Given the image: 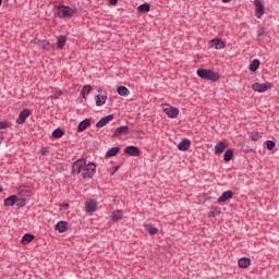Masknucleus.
Returning a JSON list of instances; mask_svg holds the SVG:
<instances>
[{
	"label": "nucleus",
	"mask_w": 279,
	"mask_h": 279,
	"mask_svg": "<svg viewBox=\"0 0 279 279\" xmlns=\"http://www.w3.org/2000/svg\"><path fill=\"white\" fill-rule=\"evenodd\" d=\"M75 14H77V8L60 4L57 9V16H59V19H71V16Z\"/></svg>",
	"instance_id": "1"
},
{
	"label": "nucleus",
	"mask_w": 279,
	"mask_h": 279,
	"mask_svg": "<svg viewBox=\"0 0 279 279\" xmlns=\"http://www.w3.org/2000/svg\"><path fill=\"white\" fill-rule=\"evenodd\" d=\"M196 74L201 80H207V82H219V73L208 70V69H198Z\"/></svg>",
	"instance_id": "2"
},
{
	"label": "nucleus",
	"mask_w": 279,
	"mask_h": 279,
	"mask_svg": "<svg viewBox=\"0 0 279 279\" xmlns=\"http://www.w3.org/2000/svg\"><path fill=\"white\" fill-rule=\"evenodd\" d=\"M95 171H97L95 162L85 163V166H83L82 178H84V180L90 179L95 175Z\"/></svg>",
	"instance_id": "3"
},
{
	"label": "nucleus",
	"mask_w": 279,
	"mask_h": 279,
	"mask_svg": "<svg viewBox=\"0 0 279 279\" xmlns=\"http://www.w3.org/2000/svg\"><path fill=\"white\" fill-rule=\"evenodd\" d=\"M274 88V83H254L252 85V90L255 93H267V90H271Z\"/></svg>",
	"instance_id": "4"
},
{
	"label": "nucleus",
	"mask_w": 279,
	"mask_h": 279,
	"mask_svg": "<svg viewBox=\"0 0 279 279\" xmlns=\"http://www.w3.org/2000/svg\"><path fill=\"white\" fill-rule=\"evenodd\" d=\"M163 112L169 117V119H178L180 114V109L172 107L169 104L163 105Z\"/></svg>",
	"instance_id": "5"
},
{
	"label": "nucleus",
	"mask_w": 279,
	"mask_h": 279,
	"mask_svg": "<svg viewBox=\"0 0 279 279\" xmlns=\"http://www.w3.org/2000/svg\"><path fill=\"white\" fill-rule=\"evenodd\" d=\"M86 165V159H77L72 165V174L73 175H80L82 173L84 167Z\"/></svg>",
	"instance_id": "6"
},
{
	"label": "nucleus",
	"mask_w": 279,
	"mask_h": 279,
	"mask_svg": "<svg viewBox=\"0 0 279 279\" xmlns=\"http://www.w3.org/2000/svg\"><path fill=\"white\" fill-rule=\"evenodd\" d=\"M254 5H255V16L257 19H263V14H265V7L263 5V2L260 0H255Z\"/></svg>",
	"instance_id": "7"
},
{
	"label": "nucleus",
	"mask_w": 279,
	"mask_h": 279,
	"mask_svg": "<svg viewBox=\"0 0 279 279\" xmlns=\"http://www.w3.org/2000/svg\"><path fill=\"white\" fill-rule=\"evenodd\" d=\"M125 134H130V126L128 125L119 126L114 131L112 138H121V136H124Z\"/></svg>",
	"instance_id": "8"
},
{
	"label": "nucleus",
	"mask_w": 279,
	"mask_h": 279,
	"mask_svg": "<svg viewBox=\"0 0 279 279\" xmlns=\"http://www.w3.org/2000/svg\"><path fill=\"white\" fill-rule=\"evenodd\" d=\"M29 114H32V110L31 109H23L20 112L19 118L16 119V123L19 125H23V123H25V121H27V117H29Z\"/></svg>",
	"instance_id": "9"
},
{
	"label": "nucleus",
	"mask_w": 279,
	"mask_h": 279,
	"mask_svg": "<svg viewBox=\"0 0 279 279\" xmlns=\"http://www.w3.org/2000/svg\"><path fill=\"white\" fill-rule=\"evenodd\" d=\"M86 213H95L97 210V201L89 198L85 202Z\"/></svg>",
	"instance_id": "10"
},
{
	"label": "nucleus",
	"mask_w": 279,
	"mask_h": 279,
	"mask_svg": "<svg viewBox=\"0 0 279 279\" xmlns=\"http://www.w3.org/2000/svg\"><path fill=\"white\" fill-rule=\"evenodd\" d=\"M234 197V192L232 190H228L227 192H223L222 195L218 198V204H223V202H228Z\"/></svg>",
	"instance_id": "11"
},
{
	"label": "nucleus",
	"mask_w": 279,
	"mask_h": 279,
	"mask_svg": "<svg viewBox=\"0 0 279 279\" xmlns=\"http://www.w3.org/2000/svg\"><path fill=\"white\" fill-rule=\"evenodd\" d=\"M112 119H114L113 113L108 114L104 118H101L97 123H96V128H105V125H108V123H110V121H112Z\"/></svg>",
	"instance_id": "12"
},
{
	"label": "nucleus",
	"mask_w": 279,
	"mask_h": 279,
	"mask_svg": "<svg viewBox=\"0 0 279 279\" xmlns=\"http://www.w3.org/2000/svg\"><path fill=\"white\" fill-rule=\"evenodd\" d=\"M124 154H126L128 156L138 157L141 156V149H138L136 146H126L124 149Z\"/></svg>",
	"instance_id": "13"
},
{
	"label": "nucleus",
	"mask_w": 279,
	"mask_h": 279,
	"mask_svg": "<svg viewBox=\"0 0 279 279\" xmlns=\"http://www.w3.org/2000/svg\"><path fill=\"white\" fill-rule=\"evenodd\" d=\"M179 151H189L191 149V140L184 138L178 144Z\"/></svg>",
	"instance_id": "14"
},
{
	"label": "nucleus",
	"mask_w": 279,
	"mask_h": 279,
	"mask_svg": "<svg viewBox=\"0 0 279 279\" xmlns=\"http://www.w3.org/2000/svg\"><path fill=\"white\" fill-rule=\"evenodd\" d=\"M54 230L57 232H60L61 234L66 232V230H69V222H66V221L57 222L54 226Z\"/></svg>",
	"instance_id": "15"
},
{
	"label": "nucleus",
	"mask_w": 279,
	"mask_h": 279,
	"mask_svg": "<svg viewBox=\"0 0 279 279\" xmlns=\"http://www.w3.org/2000/svg\"><path fill=\"white\" fill-rule=\"evenodd\" d=\"M37 47L39 49H44L45 51H49L50 49H53V46H51V44L45 39H38Z\"/></svg>",
	"instance_id": "16"
},
{
	"label": "nucleus",
	"mask_w": 279,
	"mask_h": 279,
	"mask_svg": "<svg viewBox=\"0 0 279 279\" xmlns=\"http://www.w3.org/2000/svg\"><path fill=\"white\" fill-rule=\"evenodd\" d=\"M240 269H247L252 265V260L248 257H242L238 260Z\"/></svg>",
	"instance_id": "17"
},
{
	"label": "nucleus",
	"mask_w": 279,
	"mask_h": 279,
	"mask_svg": "<svg viewBox=\"0 0 279 279\" xmlns=\"http://www.w3.org/2000/svg\"><path fill=\"white\" fill-rule=\"evenodd\" d=\"M226 149H228V144L225 142H219L215 145V154H217V156L221 155V153L226 151Z\"/></svg>",
	"instance_id": "18"
},
{
	"label": "nucleus",
	"mask_w": 279,
	"mask_h": 279,
	"mask_svg": "<svg viewBox=\"0 0 279 279\" xmlns=\"http://www.w3.org/2000/svg\"><path fill=\"white\" fill-rule=\"evenodd\" d=\"M105 95H96L95 99H96V106H104V104H106V101H108V94L106 92H104Z\"/></svg>",
	"instance_id": "19"
},
{
	"label": "nucleus",
	"mask_w": 279,
	"mask_h": 279,
	"mask_svg": "<svg viewBox=\"0 0 279 279\" xmlns=\"http://www.w3.org/2000/svg\"><path fill=\"white\" fill-rule=\"evenodd\" d=\"M87 128H90V119L88 118L78 123L77 132H84Z\"/></svg>",
	"instance_id": "20"
},
{
	"label": "nucleus",
	"mask_w": 279,
	"mask_h": 279,
	"mask_svg": "<svg viewBox=\"0 0 279 279\" xmlns=\"http://www.w3.org/2000/svg\"><path fill=\"white\" fill-rule=\"evenodd\" d=\"M119 151H121L119 146L112 147L106 153L105 158H114V156L119 155Z\"/></svg>",
	"instance_id": "21"
},
{
	"label": "nucleus",
	"mask_w": 279,
	"mask_h": 279,
	"mask_svg": "<svg viewBox=\"0 0 279 279\" xmlns=\"http://www.w3.org/2000/svg\"><path fill=\"white\" fill-rule=\"evenodd\" d=\"M258 69H260V60L254 59L248 65V70L251 71V73H256Z\"/></svg>",
	"instance_id": "22"
},
{
	"label": "nucleus",
	"mask_w": 279,
	"mask_h": 279,
	"mask_svg": "<svg viewBox=\"0 0 279 279\" xmlns=\"http://www.w3.org/2000/svg\"><path fill=\"white\" fill-rule=\"evenodd\" d=\"M19 202V197L16 195H11L4 199V206H14Z\"/></svg>",
	"instance_id": "23"
},
{
	"label": "nucleus",
	"mask_w": 279,
	"mask_h": 279,
	"mask_svg": "<svg viewBox=\"0 0 279 279\" xmlns=\"http://www.w3.org/2000/svg\"><path fill=\"white\" fill-rule=\"evenodd\" d=\"M149 10H151V5L149 3H143L137 8V12H140V14H147Z\"/></svg>",
	"instance_id": "24"
},
{
	"label": "nucleus",
	"mask_w": 279,
	"mask_h": 279,
	"mask_svg": "<svg viewBox=\"0 0 279 279\" xmlns=\"http://www.w3.org/2000/svg\"><path fill=\"white\" fill-rule=\"evenodd\" d=\"M121 219H123V211L120 209L114 210L111 215V220L121 221Z\"/></svg>",
	"instance_id": "25"
},
{
	"label": "nucleus",
	"mask_w": 279,
	"mask_h": 279,
	"mask_svg": "<svg viewBox=\"0 0 279 279\" xmlns=\"http://www.w3.org/2000/svg\"><path fill=\"white\" fill-rule=\"evenodd\" d=\"M35 236L31 233H26L22 238V245H29L34 241Z\"/></svg>",
	"instance_id": "26"
},
{
	"label": "nucleus",
	"mask_w": 279,
	"mask_h": 279,
	"mask_svg": "<svg viewBox=\"0 0 279 279\" xmlns=\"http://www.w3.org/2000/svg\"><path fill=\"white\" fill-rule=\"evenodd\" d=\"M117 93L120 95V97H128L130 95V89H128L125 86H119L117 88Z\"/></svg>",
	"instance_id": "27"
},
{
	"label": "nucleus",
	"mask_w": 279,
	"mask_h": 279,
	"mask_svg": "<svg viewBox=\"0 0 279 279\" xmlns=\"http://www.w3.org/2000/svg\"><path fill=\"white\" fill-rule=\"evenodd\" d=\"M232 158H234V150L229 148L225 151L223 160H225V162H230V160H232Z\"/></svg>",
	"instance_id": "28"
},
{
	"label": "nucleus",
	"mask_w": 279,
	"mask_h": 279,
	"mask_svg": "<svg viewBox=\"0 0 279 279\" xmlns=\"http://www.w3.org/2000/svg\"><path fill=\"white\" fill-rule=\"evenodd\" d=\"M19 195H20V197L25 199V197H32V191H29V190H27L25 187H20Z\"/></svg>",
	"instance_id": "29"
},
{
	"label": "nucleus",
	"mask_w": 279,
	"mask_h": 279,
	"mask_svg": "<svg viewBox=\"0 0 279 279\" xmlns=\"http://www.w3.org/2000/svg\"><path fill=\"white\" fill-rule=\"evenodd\" d=\"M213 46L215 49H223L226 47V43L221 39H213L211 40Z\"/></svg>",
	"instance_id": "30"
},
{
	"label": "nucleus",
	"mask_w": 279,
	"mask_h": 279,
	"mask_svg": "<svg viewBox=\"0 0 279 279\" xmlns=\"http://www.w3.org/2000/svg\"><path fill=\"white\" fill-rule=\"evenodd\" d=\"M145 230L148 232V234H150L151 236L156 235V233L158 232V228L154 227V225L148 223L145 226Z\"/></svg>",
	"instance_id": "31"
},
{
	"label": "nucleus",
	"mask_w": 279,
	"mask_h": 279,
	"mask_svg": "<svg viewBox=\"0 0 279 279\" xmlns=\"http://www.w3.org/2000/svg\"><path fill=\"white\" fill-rule=\"evenodd\" d=\"M64 45H66V36L61 35V36L58 38L57 47H58V49H64Z\"/></svg>",
	"instance_id": "32"
},
{
	"label": "nucleus",
	"mask_w": 279,
	"mask_h": 279,
	"mask_svg": "<svg viewBox=\"0 0 279 279\" xmlns=\"http://www.w3.org/2000/svg\"><path fill=\"white\" fill-rule=\"evenodd\" d=\"M90 90H93V86L85 85L81 90V97H83V99H86V95L90 94Z\"/></svg>",
	"instance_id": "33"
},
{
	"label": "nucleus",
	"mask_w": 279,
	"mask_h": 279,
	"mask_svg": "<svg viewBox=\"0 0 279 279\" xmlns=\"http://www.w3.org/2000/svg\"><path fill=\"white\" fill-rule=\"evenodd\" d=\"M62 136H64V131L60 128L52 132V138H62Z\"/></svg>",
	"instance_id": "34"
},
{
	"label": "nucleus",
	"mask_w": 279,
	"mask_h": 279,
	"mask_svg": "<svg viewBox=\"0 0 279 279\" xmlns=\"http://www.w3.org/2000/svg\"><path fill=\"white\" fill-rule=\"evenodd\" d=\"M218 215H221V207H215L213 211H209L208 217L213 219V217H218Z\"/></svg>",
	"instance_id": "35"
},
{
	"label": "nucleus",
	"mask_w": 279,
	"mask_h": 279,
	"mask_svg": "<svg viewBox=\"0 0 279 279\" xmlns=\"http://www.w3.org/2000/svg\"><path fill=\"white\" fill-rule=\"evenodd\" d=\"M250 138H251V141H253V143H257V141H260V134L256 131H253L250 134Z\"/></svg>",
	"instance_id": "36"
},
{
	"label": "nucleus",
	"mask_w": 279,
	"mask_h": 279,
	"mask_svg": "<svg viewBox=\"0 0 279 279\" xmlns=\"http://www.w3.org/2000/svg\"><path fill=\"white\" fill-rule=\"evenodd\" d=\"M15 204H16L17 208H24V206L27 205V199H25V198H17Z\"/></svg>",
	"instance_id": "37"
},
{
	"label": "nucleus",
	"mask_w": 279,
	"mask_h": 279,
	"mask_svg": "<svg viewBox=\"0 0 279 279\" xmlns=\"http://www.w3.org/2000/svg\"><path fill=\"white\" fill-rule=\"evenodd\" d=\"M266 147L268 151H271L276 147V142L271 140L266 141Z\"/></svg>",
	"instance_id": "38"
},
{
	"label": "nucleus",
	"mask_w": 279,
	"mask_h": 279,
	"mask_svg": "<svg viewBox=\"0 0 279 279\" xmlns=\"http://www.w3.org/2000/svg\"><path fill=\"white\" fill-rule=\"evenodd\" d=\"M10 124L7 121H0V130H8Z\"/></svg>",
	"instance_id": "39"
},
{
	"label": "nucleus",
	"mask_w": 279,
	"mask_h": 279,
	"mask_svg": "<svg viewBox=\"0 0 279 279\" xmlns=\"http://www.w3.org/2000/svg\"><path fill=\"white\" fill-rule=\"evenodd\" d=\"M137 138H140V141L145 138V132L143 130H137Z\"/></svg>",
	"instance_id": "40"
},
{
	"label": "nucleus",
	"mask_w": 279,
	"mask_h": 279,
	"mask_svg": "<svg viewBox=\"0 0 279 279\" xmlns=\"http://www.w3.org/2000/svg\"><path fill=\"white\" fill-rule=\"evenodd\" d=\"M40 154L41 156H47V154H49V148L47 147L41 148Z\"/></svg>",
	"instance_id": "41"
},
{
	"label": "nucleus",
	"mask_w": 279,
	"mask_h": 279,
	"mask_svg": "<svg viewBox=\"0 0 279 279\" xmlns=\"http://www.w3.org/2000/svg\"><path fill=\"white\" fill-rule=\"evenodd\" d=\"M119 169H120V166H114L113 171L111 172V175H114V173H117Z\"/></svg>",
	"instance_id": "42"
},
{
	"label": "nucleus",
	"mask_w": 279,
	"mask_h": 279,
	"mask_svg": "<svg viewBox=\"0 0 279 279\" xmlns=\"http://www.w3.org/2000/svg\"><path fill=\"white\" fill-rule=\"evenodd\" d=\"M109 3L111 5H117V3H119V0H109Z\"/></svg>",
	"instance_id": "43"
},
{
	"label": "nucleus",
	"mask_w": 279,
	"mask_h": 279,
	"mask_svg": "<svg viewBox=\"0 0 279 279\" xmlns=\"http://www.w3.org/2000/svg\"><path fill=\"white\" fill-rule=\"evenodd\" d=\"M3 132L0 131V145L3 143Z\"/></svg>",
	"instance_id": "44"
},
{
	"label": "nucleus",
	"mask_w": 279,
	"mask_h": 279,
	"mask_svg": "<svg viewBox=\"0 0 279 279\" xmlns=\"http://www.w3.org/2000/svg\"><path fill=\"white\" fill-rule=\"evenodd\" d=\"M62 208H64L65 210H69V204L64 203L63 205H61Z\"/></svg>",
	"instance_id": "45"
},
{
	"label": "nucleus",
	"mask_w": 279,
	"mask_h": 279,
	"mask_svg": "<svg viewBox=\"0 0 279 279\" xmlns=\"http://www.w3.org/2000/svg\"><path fill=\"white\" fill-rule=\"evenodd\" d=\"M265 34V31H262L260 33L257 34L258 38Z\"/></svg>",
	"instance_id": "46"
},
{
	"label": "nucleus",
	"mask_w": 279,
	"mask_h": 279,
	"mask_svg": "<svg viewBox=\"0 0 279 279\" xmlns=\"http://www.w3.org/2000/svg\"><path fill=\"white\" fill-rule=\"evenodd\" d=\"M232 0H222V3H230Z\"/></svg>",
	"instance_id": "47"
},
{
	"label": "nucleus",
	"mask_w": 279,
	"mask_h": 279,
	"mask_svg": "<svg viewBox=\"0 0 279 279\" xmlns=\"http://www.w3.org/2000/svg\"><path fill=\"white\" fill-rule=\"evenodd\" d=\"M60 95H62V92H58V95L56 96V99H58V97H60Z\"/></svg>",
	"instance_id": "48"
},
{
	"label": "nucleus",
	"mask_w": 279,
	"mask_h": 279,
	"mask_svg": "<svg viewBox=\"0 0 279 279\" xmlns=\"http://www.w3.org/2000/svg\"><path fill=\"white\" fill-rule=\"evenodd\" d=\"M0 193H3V187L0 185Z\"/></svg>",
	"instance_id": "49"
},
{
	"label": "nucleus",
	"mask_w": 279,
	"mask_h": 279,
	"mask_svg": "<svg viewBox=\"0 0 279 279\" xmlns=\"http://www.w3.org/2000/svg\"><path fill=\"white\" fill-rule=\"evenodd\" d=\"M1 5H3V0H0V8H1Z\"/></svg>",
	"instance_id": "50"
}]
</instances>
